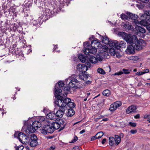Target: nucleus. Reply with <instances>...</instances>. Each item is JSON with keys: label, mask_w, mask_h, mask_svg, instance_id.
<instances>
[{"label": "nucleus", "mask_w": 150, "mask_h": 150, "mask_svg": "<svg viewBox=\"0 0 150 150\" xmlns=\"http://www.w3.org/2000/svg\"><path fill=\"white\" fill-rule=\"evenodd\" d=\"M128 44L132 45L136 50L139 51L142 49L143 47L146 45L145 41L142 39L138 38H124Z\"/></svg>", "instance_id": "1"}, {"label": "nucleus", "mask_w": 150, "mask_h": 150, "mask_svg": "<svg viewBox=\"0 0 150 150\" xmlns=\"http://www.w3.org/2000/svg\"><path fill=\"white\" fill-rule=\"evenodd\" d=\"M41 126V123L39 121H35L33 122L32 125L28 124L27 129L25 132L28 133H33L34 132L36 129Z\"/></svg>", "instance_id": "2"}, {"label": "nucleus", "mask_w": 150, "mask_h": 150, "mask_svg": "<svg viewBox=\"0 0 150 150\" xmlns=\"http://www.w3.org/2000/svg\"><path fill=\"white\" fill-rule=\"evenodd\" d=\"M47 122L48 124L45 125L43 128L40 129L41 133L43 134H46L47 133H52L54 131L53 127L51 125V122L49 120Z\"/></svg>", "instance_id": "3"}, {"label": "nucleus", "mask_w": 150, "mask_h": 150, "mask_svg": "<svg viewBox=\"0 0 150 150\" xmlns=\"http://www.w3.org/2000/svg\"><path fill=\"white\" fill-rule=\"evenodd\" d=\"M54 103L55 104L58 106L59 108L66 107V103L65 102V98L59 95H55Z\"/></svg>", "instance_id": "4"}, {"label": "nucleus", "mask_w": 150, "mask_h": 150, "mask_svg": "<svg viewBox=\"0 0 150 150\" xmlns=\"http://www.w3.org/2000/svg\"><path fill=\"white\" fill-rule=\"evenodd\" d=\"M140 19L142 20L139 21V24H136L137 26L140 25H143L144 26H146V28L149 31V32L150 33V18L147 19V18H140Z\"/></svg>", "instance_id": "5"}, {"label": "nucleus", "mask_w": 150, "mask_h": 150, "mask_svg": "<svg viewBox=\"0 0 150 150\" xmlns=\"http://www.w3.org/2000/svg\"><path fill=\"white\" fill-rule=\"evenodd\" d=\"M64 121L61 119H59L56 122H51V125L52 126L54 129H57L60 127V130H63L64 128Z\"/></svg>", "instance_id": "6"}, {"label": "nucleus", "mask_w": 150, "mask_h": 150, "mask_svg": "<svg viewBox=\"0 0 150 150\" xmlns=\"http://www.w3.org/2000/svg\"><path fill=\"white\" fill-rule=\"evenodd\" d=\"M69 82L68 84L69 86L71 88H77L79 87L77 85L78 81L75 78H73L72 79L68 78L67 79V81Z\"/></svg>", "instance_id": "7"}, {"label": "nucleus", "mask_w": 150, "mask_h": 150, "mask_svg": "<svg viewBox=\"0 0 150 150\" xmlns=\"http://www.w3.org/2000/svg\"><path fill=\"white\" fill-rule=\"evenodd\" d=\"M110 57L108 51L102 53H98L97 55V58L100 62L103 61L104 58H109Z\"/></svg>", "instance_id": "8"}, {"label": "nucleus", "mask_w": 150, "mask_h": 150, "mask_svg": "<svg viewBox=\"0 0 150 150\" xmlns=\"http://www.w3.org/2000/svg\"><path fill=\"white\" fill-rule=\"evenodd\" d=\"M38 138L34 134L30 135V145L32 147L36 146L38 144L37 141Z\"/></svg>", "instance_id": "9"}, {"label": "nucleus", "mask_w": 150, "mask_h": 150, "mask_svg": "<svg viewBox=\"0 0 150 150\" xmlns=\"http://www.w3.org/2000/svg\"><path fill=\"white\" fill-rule=\"evenodd\" d=\"M84 53L86 54H89V53L95 54L97 52L96 48L91 46L89 48H84L83 50Z\"/></svg>", "instance_id": "10"}, {"label": "nucleus", "mask_w": 150, "mask_h": 150, "mask_svg": "<svg viewBox=\"0 0 150 150\" xmlns=\"http://www.w3.org/2000/svg\"><path fill=\"white\" fill-rule=\"evenodd\" d=\"M127 14L129 17V19L133 20V21L135 24H139V21L137 20L138 16L137 15L130 13H127Z\"/></svg>", "instance_id": "11"}, {"label": "nucleus", "mask_w": 150, "mask_h": 150, "mask_svg": "<svg viewBox=\"0 0 150 150\" xmlns=\"http://www.w3.org/2000/svg\"><path fill=\"white\" fill-rule=\"evenodd\" d=\"M65 102L66 103V107L68 106L69 108H74L76 105L73 102H71L70 98H65Z\"/></svg>", "instance_id": "12"}, {"label": "nucleus", "mask_w": 150, "mask_h": 150, "mask_svg": "<svg viewBox=\"0 0 150 150\" xmlns=\"http://www.w3.org/2000/svg\"><path fill=\"white\" fill-rule=\"evenodd\" d=\"M77 70L79 72H81L83 74L85 73L87 70V69L85 66V64H79L77 66Z\"/></svg>", "instance_id": "13"}, {"label": "nucleus", "mask_w": 150, "mask_h": 150, "mask_svg": "<svg viewBox=\"0 0 150 150\" xmlns=\"http://www.w3.org/2000/svg\"><path fill=\"white\" fill-rule=\"evenodd\" d=\"M65 111V108H59V109L56 113V116L59 117H62Z\"/></svg>", "instance_id": "14"}, {"label": "nucleus", "mask_w": 150, "mask_h": 150, "mask_svg": "<svg viewBox=\"0 0 150 150\" xmlns=\"http://www.w3.org/2000/svg\"><path fill=\"white\" fill-rule=\"evenodd\" d=\"M17 138L21 143H23V141L26 139L27 136L25 134L20 132L18 134Z\"/></svg>", "instance_id": "15"}, {"label": "nucleus", "mask_w": 150, "mask_h": 150, "mask_svg": "<svg viewBox=\"0 0 150 150\" xmlns=\"http://www.w3.org/2000/svg\"><path fill=\"white\" fill-rule=\"evenodd\" d=\"M137 108L136 106L132 105L129 106L126 109V112L127 114H130L132 112H135Z\"/></svg>", "instance_id": "16"}, {"label": "nucleus", "mask_w": 150, "mask_h": 150, "mask_svg": "<svg viewBox=\"0 0 150 150\" xmlns=\"http://www.w3.org/2000/svg\"><path fill=\"white\" fill-rule=\"evenodd\" d=\"M118 36L122 38H131V35L127 34L124 32H119L117 33Z\"/></svg>", "instance_id": "17"}, {"label": "nucleus", "mask_w": 150, "mask_h": 150, "mask_svg": "<svg viewBox=\"0 0 150 150\" xmlns=\"http://www.w3.org/2000/svg\"><path fill=\"white\" fill-rule=\"evenodd\" d=\"M135 49L133 47V45H129L128 46L127 48V53H128L129 52L130 54H134L135 52Z\"/></svg>", "instance_id": "18"}, {"label": "nucleus", "mask_w": 150, "mask_h": 150, "mask_svg": "<svg viewBox=\"0 0 150 150\" xmlns=\"http://www.w3.org/2000/svg\"><path fill=\"white\" fill-rule=\"evenodd\" d=\"M56 117V114L51 112H50L46 116V117L47 119L51 120L55 119Z\"/></svg>", "instance_id": "19"}, {"label": "nucleus", "mask_w": 150, "mask_h": 150, "mask_svg": "<svg viewBox=\"0 0 150 150\" xmlns=\"http://www.w3.org/2000/svg\"><path fill=\"white\" fill-rule=\"evenodd\" d=\"M91 46L95 47V48H96V47H98V48H99L100 47V46L101 45L100 44V42L97 41V40H94L91 41Z\"/></svg>", "instance_id": "20"}, {"label": "nucleus", "mask_w": 150, "mask_h": 150, "mask_svg": "<svg viewBox=\"0 0 150 150\" xmlns=\"http://www.w3.org/2000/svg\"><path fill=\"white\" fill-rule=\"evenodd\" d=\"M88 57L89 61L91 63L95 64L97 62L98 59L97 58H96L95 57H94L92 55H89Z\"/></svg>", "instance_id": "21"}, {"label": "nucleus", "mask_w": 150, "mask_h": 150, "mask_svg": "<svg viewBox=\"0 0 150 150\" xmlns=\"http://www.w3.org/2000/svg\"><path fill=\"white\" fill-rule=\"evenodd\" d=\"M99 49V51L98 53H102L104 52L105 51H108V47L105 45L102 46V45L100 46V47L98 48Z\"/></svg>", "instance_id": "22"}, {"label": "nucleus", "mask_w": 150, "mask_h": 150, "mask_svg": "<svg viewBox=\"0 0 150 150\" xmlns=\"http://www.w3.org/2000/svg\"><path fill=\"white\" fill-rule=\"evenodd\" d=\"M140 18H147V16H150V11L146 10L144 11V13H140L139 14Z\"/></svg>", "instance_id": "23"}, {"label": "nucleus", "mask_w": 150, "mask_h": 150, "mask_svg": "<svg viewBox=\"0 0 150 150\" xmlns=\"http://www.w3.org/2000/svg\"><path fill=\"white\" fill-rule=\"evenodd\" d=\"M122 26L126 31L130 30L133 28L132 26L129 23L124 24L122 25Z\"/></svg>", "instance_id": "24"}, {"label": "nucleus", "mask_w": 150, "mask_h": 150, "mask_svg": "<svg viewBox=\"0 0 150 150\" xmlns=\"http://www.w3.org/2000/svg\"><path fill=\"white\" fill-rule=\"evenodd\" d=\"M75 111L72 108H70L68 110L67 115L68 117H71L74 115Z\"/></svg>", "instance_id": "25"}, {"label": "nucleus", "mask_w": 150, "mask_h": 150, "mask_svg": "<svg viewBox=\"0 0 150 150\" xmlns=\"http://www.w3.org/2000/svg\"><path fill=\"white\" fill-rule=\"evenodd\" d=\"M114 138L115 141V144L116 145H117L121 142V137L118 135H115Z\"/></svg>", "instance_id": "26"}, {"label": "nucleus", "mask_w": 150, "mask_h": 150, "mask_svg": "<svg viewBox=\"0 0 150 150\" xmlns=\"http://www.w3.org/2000/svg\"><path fill=\"white\" fill-rule=\"evenodd\" d=\"M54 91L56 94L57 95H59V94L61 93L62 89L59 88L58 86H57V85H56L55 86Z\"/></svg>", "instance_id": "27"}, {"label": "nucleus", "mask_w": 150, "mask_h": 150, "mask_svg": "<svg viewBox=\"0 0 150 150\" xmlns=\"http://www.w3.org/2000/svg\"><path fill=\"white\" fill-rule=\"evenodd\" d=\"M12 28L14 31H16V30H19V31H20V30L21 29V27L20 26H18L16 24H14L12 27Z\"/></svg>", "instance_id": "28"}, {"label": "nucleus", "mask_w": 150, "mask_h": 150, "mask_svg": "<svg viewBox=\"0 0 150 150\" xmlns=\"http://www.w3.org/2000/svg\"><path fill=\"white\" fill-rule=\"evenodd\" d=\"M111 40L109 38H103L102 42L105 44L108 45H109L110 43L111 42Z\"/></svg>", "instance_id": "29"}, {"label": "nucleus", "mask_w": 150, "mask_h": 150, "mask_svg": "<svg viewBox=\"0 0 150 150\" xmlns=\"http://www.w3.org/2000/svg\"><path fill=\"white\" fill-rule=\"evenodd\" d=\"M102 94L104 96L108 97L111 95V92L108 89H106L103 91Z\"/></svg>", "instance_id": "30"}, {"label": "nucleus", "mask_w": 150, "mask_h": 150, "mask_svg": "<svg viewBox=\"0 0 150 150\" xmlns=\"http://www.w3.org/2000/svg\"><path fill=\"white\" fill-rule=\"evenodd\" d=\"M78 58L83 63L85 62L86 58L83 55L79 54L78 56Z\"/></svg>", "instance_id": "31"}, {"label": "nucleus", "mask_w": 150, "mask_h": 150, "mask_svg": "<svg viewBox=\"0 0 150 150\" xmlns=\"http://www.w3.org/2000/svg\"><path fill=\"white\" fill-rule=\"evenodd\" d=\"M109 51V54L110 53L111 55L112 56H115L116 54V56L118 58H120V56H117V54H116L115 50H114L113 49H110V50Z\"/></svg>", "instance_id": "32"}, {"label": "nucleus", "mask_w": 150, "mask_h": 150, "mask_svg": "<svg viewBox=\"0 0 150 150\" xmlns=\"http://www.w3.org/2000/svg\"><path fill=\"white\" fill-rule=\"evenodd\" d=\"M97 71L98 73L102 75L105 74L106 73L105 72L103 69L100 67L98 68Z\"/></svg>", "instance_id": "33"}, {"label": "nucleus", "mask_w": 150, "mask_h": 150, "mask_svg": "<svg viewBox=\"0 0 150 150\" xmlns=\"http://www.w3.org/2000/svg\"><path fill=\"white\" fill-rule=\"evenodd\" d=\"M114 138L113 137H110L109 138V144L111 146H112L114 144Z\"/></svg>", "instance_id": "34"}, {"label": "nucleus", "mask_w": 150, "mask_h": 150, "mask_svg": "<svg viewBox=\"0 0 150 150\" xmlns=\"http://www.w3.org/2000/svg\"><path fill=\"white\" fill-rule=\"evenodd\" d=\"M79 77L80 78L83 80H86V79L88 78L87 75L85 74H82L81 75H80Z\"/></svg>", "instance_id": "35"}, {"label": "nucleus", "mask_w": 150, "mask_h": 150, "mask_svg": "<svg viewBox=\"0 0 150 150\" xmlns=\"http://www.w3.org/2000/svg\"><path fill=\"white\" fill-rule=\"evenodd\" d=\"M114 104L115 106V108H117L121 106L122 103L120 101H117L116 102L114 103Z\"/></svg>", "instance_id": "36"}, {"label": "nucleus", "mask_w": 150, "mask_h": 150, "mask_svg": "<svg viewBox=\"0 0 150 150\" xmlns=\"http://www.w3.org/2000/svg\"><path fill=\"white\" fill-rule=\"evenodd\" d=\"M14 148L15 150H23L24 149V147L22 145L19 146L16 145L14 146Z\"/></svg>", "instance_id": "37"}, {"label": "nucleus", "mask_w": 150, "mask_h": 150, "mask_svg": "<svg viewBox=\"0 0 150 150\" xmlns=\"http://www.w3.org/2000/svg\"><path fill=\"white\" fill-rule=\"evenodd\" d=\"M121 18L123 20H128L129 19V17L127 16L125 13H122L120 16Z\"/></svg>", "instance_id": "38"}, {"label": "nucleus", "mask_w": 150, "mask_h": 150, "mask_svg": "<svg viewBox=\"0 0 150 150\" xmlns=\"http://www.w3.org/2000/svg\"><path fill=\"white\" fill-rule=\"evenodd\" d=\"M31 22L33 25H38L39 23V20H31Z\"/></svg>", "instance_id": "39"}, {"label": "nucleus", "mask_w": 150, "mask_h": 150, "mask_svg": "<svg viewBox=\"0 0 150 150\" xmlns=\"http://www.w3.org/2000/svg\"><path fill=\"white\" fill-rule=\"evenodd\" d=\"M103 135V132L101 131L98 132L96 134V136H97V138L98 139L101 138Z\"/></svg>", "instance_id": "40"}, {"label": "nucleus", "mask_w": 150, "mask_h": 150, "mask_svg": "<svg viewBox=\"0 0 150 150\" xmlns=\"http://www.w3.org/2000/svg\"><path fill=\"white\" fill-rule=\"evenodd\" d=\"M120 47L125 48L126 46V44L124 41H121L120 42Z\"/></svg>", "instance_id": "41"}, {"label": "nucleus", "mask_w": 150, "mask_h": 150, "mask_svg": "<svg viewBox=\"0 0 150 150\" xmlns=\"http://www.w3.org/2000/svg\"><path fill=\"white\" fill-rule=\"evenodd\" d=\"M138 31L142 33H144L146 32V30L145 29L142 28L140 26V25L139 26Z\"/></svg>", "instance_id": "42"}, {"label": "nucleus", "mask_w": 150, "mask_h": 150, "mask_svg": "<svg viewBox=\"0 0 150 150\" xmlns=\"http://www.w3.org/2000/svg\"><path fill=\"white\" fill-rule=\"evenodd\" d=\"M115 107L114 103H113L110 105L109 108V110L111 111H113L116 109V108H115Z\"/></svg>", "instance_id": "43"}, {"label": "nucleus", "mask_w": 150, "mask_h": 150, "mask_svg": "<svg viewBox=\"0 0 150 150\" xmlns=\"http://www.w3.org/2000/svg\"><path fill=\"white\" fill-rule=\"evenodd\" d=\"M47 17H50L51 15V12L49 9L46 10L45 11V14Z\"/></svg>", "instance_id": "44"}, {"label": "nucleus", "mask_w": 150, "mask_h": 150, "mask_svg": "<svg viewBox=\"0 0 150 150\" xmlns=\"http://www.w3.org/2000/svg\"><path fill=\"white\" fill-rule=\"evenodd\" d=\"M58 86H59L58 87L61 88H62H62L64 86V83L63 81H59L58 84Z\"/></svg>", "instance_id": "45"}, {"label": "nucleus", "mask_w": 150, "mask_h": 150, "mask_svg": "<svg viewBox=\"0 0 150 150\" xmlns=\"http://www.w3.org/2000/svg\"><path fill=\"white\" fill-rule=\"evenodd\" d=\"M116 40L113 41L111 40V42L110 43L109 46L113 48H115V42Z\"/></svg>", "instance_id": "46"}, {"label": "nucleus", "mask_w": 150, "mask_h": 150, "mask_svg": "<svg viewBox=\"0 0 150 150\" xmlns=\"http://www.w3.org/2000/svg\"><path fill=\"white\" fill-rule=\"evenodd\" d=\"M115 43V48H116L117 49H118L119 48H120V43H118V42H117V41H116Z\"/></svg>", "instance_id": "47"}, {"label": "nucleus", "mask_w": 150, "mask_h": 150, "mask_svg": "<svg viewBox=\"0 0 150 150\" xmlns=\"http://www.w3.org/2000/svg\"><path fill=\"white\" fill-rule=\"evenodd\" d=\"M70 88L69 86H66L63 88L62 89L64 91H67L69 90Z\"/></svg>", "instance_id": "48"}, {"label": "nucleus", "mask_w": 150, "mask_h": 150, "mask_svg": "<svg viewBox=\"0 0 150 150\" xmlns=\"http://www.w3.org/2000/svg\"><path fill=\"white\" fill-rule=\"evenodd\" d=\"M85 67H86V68L87 69V70L88 69V68H90L91 67V64L89 62H86V64L85 65Z\"/></svg>", "instance_id": "49"}, {"label": "nucleus", "mask_w": 150, "mask_h": 150, "mask_svg": "<svg viewBox=\"0 0 150 150\" xmlns=\"http://www.w3.org/2000/svg\"><path fill=\"white\" fill-rule=\"evenodd\" d=\"M122 70L123 71V73H124L125 74H128L130 73V72L129 71V70L128 69H123Z\"/></svg>", "instance_id": "50"}, {"label": "nucleus", "mask_w": 150, "mask_h": 150, "mask_svg": "<svg viewBox=\"0 0 150 150\" xmlns=\"http://www.w3.org/2000/svg\"><path fill=\"white\" fill-rule=\"evenodd\" d=\"M138 58L137 57L135 56H132L130 57V60H138Z\"/></svg>", "instance_id": "51"}, {"label": "nucleus", "mask_w": 150, "mask_h": 150, "mask_svg": "<svg viewBox=\"0 0 150 150\" xmlns=\"http://www.w3.org/2000/svg\"><path fill=\"white\" fill-rule=\"evenodd\" d=\"M39 122H40L41 123V122H43L45 120V118L43 117H42V116H41V117H39Z\"/></svg>", "instance_id": "52"}, {"label": "nucleus", "mask_w": 150, "mask_h": 150, "mask_svg": "<svg viewBox=\"0 0 150 150\" xmlns=\"http://www.w3.org/2000/svg\"><path fill=\"white\" fill-rule=\"evenodd\" d=\"M26 139H25V140L23 141V143H26L28 142H30V138L28 137H27Z\"/></svg>", "instance_id": "53"}, {"label": "nucleus", "mask_w": 150, "mask_h": 150, "mask_svg": "<svg viewBox=\"0 0 150 150\" xmlns=\"http://www.w3.org/2000/svg\"><path fill=\"white\" fill-rule=\"evenodd\" d=\"M129 124L131 126L134 127H136L137 125L136 123L131 122H129Z\"/></svg>", "instance_id": "54"}, {"label": "nucleus", "mask_w": 150, "mask_h": 150, "mask_svg": "<svg viewBox=\"0 0 150 150\" xmlns=\"http://www.w3.org/2000/svg\"><path fill=\"white\" fill-rule=\"evenodd\" d=\"M123 74V72L122 71H120L118 72H116L114 74V75H120L122 74Z\"/></svg>", "instance_id": "55"}, {"label": "nucleus", "mask_w": 150, "mask_h": 150, "mask_svg": "<svg viewBox=\"0 0 150 150\" xmlns=\"http://www.w3.org/2000/svg\"><path fill=\"white\" fill-rule=\"evenodd\" d=\"M78 137L76 136H75L74 138L72 140L71 143H74L76 142L78 139Z\"/></svg>", "instance_id": "56"}, {"label": "nucleus", "mask_w": 150, "mask_h": 150, "mask_svg": "<svg viewBox=\"0 0 150 150\" xmlns=\"http://www.w3.org/2000/svg\"><path fill=\"white\" fill-rule=\"evenodd\" d=\"M143 71H142V72L143 73V74L148 73L149 71V70L148 69H145L143 70Z\"/></svg>", "instance_id": "57"}, {"label": "nucleus", "mask_w": 150, "mask_h": 150, "mask_svg": "<svg viewBox=\"0 0 150 150\" xmlns=\"http://www.w3.org/2000/svg\"><path fill=\"white\" fill-rule=\"evenodd\" d=\"M144 119H147L150 118V115L149 114L145 115L144 116Z\"/></svg>", "instance_id": "58"}, {"label": "nucleus", "mask_w": 150, "mask_h": 150, "mask_svg": "<svg viewBox=\"0 0 150 150\" xmlns=\"http://www.w3.org/2000/svg\"><path fill=\"white\" fill-rule=\"evenodd\" d=\"M130 132L132 134H134L136 133L137 132V131L136 129H135V130H131L130 131Z\"/></svg>", "instance_id": "59"}, {"label": "nucleus", "mask_w": 150, "mask_h": 150, "mask_svg": "<svg viewBox=\"0 0 150 150\" xmlns=\"http://www.w3.org/2000/svg\"><path fill=\"white\" fill-rule=\"evenodd\" d=\"M98 139V138H97V136H96V135L95 136H93L91 137V140L93 141Z\"/></svg>", "instance_id": "60"}, {"label": "nucleus", "mask_w": 150, "mask_h": 150, "mask_svg": "<svg viewBox=\"0 0 150 150\" xmlns=\"http://www.w3.org/2000/svg\"><path fill=\"white\" fill-rule=\"evenodd\" d=\"M136 74L138 75H141L143 74L142 71H139L136 73Z\"/></svg>", "instance_id": "61"}, {"label": "nucleus", "mask_w": 150, "mask_h": 150, "mask_svg": "<svg viewBox=\"0 0 150 150\" xmlns=\"http://www.w3.org/2000/svg\"><path fill=\"white\" fill-rule=\"evenodd\" d=\"M12 48L13 50H16V49H17V46L16 45H12Z\"/></svg>", "instance_id": "62"}, {"label": "nucleus", "mask_w": 150, "mask_h": 150, "mask_svg": "<svg viewBox=\"0 0 150 150\" xmlns=\"http://www.w3.org/2000/svg\"><path fill=\"white\" fill-rule=\"evenodd\" d=\"M140 117V115L137 114L134 116V118L135 119H138Z\"/></svg>", "instance_id": "63"}, {"label": "nucleus", "mask_w": 150, "mask_h": 150, "mask_svg": "<svg viewBox=\"0 0 150 150\" xmlns=\"http://www.w3.org/2000/svg\"><path fill=\"white\" fill-rule=\"evenodd\" d=\"M140 1H141L142 2L146 3H148L149 2V0H140Z\"/></svg>", "instance_id": "64"}]
</instances>
